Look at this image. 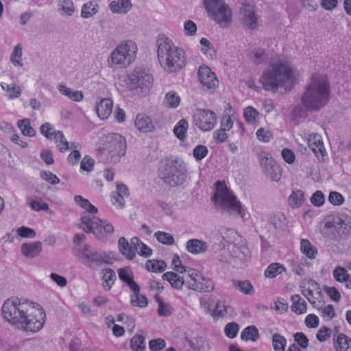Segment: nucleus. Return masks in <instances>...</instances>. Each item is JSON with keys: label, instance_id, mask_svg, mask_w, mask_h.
Returning <instances> with one entry per match:
<instances>
[{"label": "nucleus", "instance_id": "de8ad7c7", "mask_svg": "<svg viewBox=\"0 0 351 351\" xmlns=\"http://www.w3.org/2000/svg\"><path fill=\"white\" fill-rule=\"evenodd\" d=\"M180 103V98L176 93L171 91L166 94L165 98V104L166 106L171 108H176L179 106Z\"/></svg>", "mask_w": 351, "mask_h": 351}, {"label": "nucleus", "instance_id": "c85d7f7f", "mask_svg": "<svg viewBox=\"0 0 351 351\" xmlns=\"http://www.w3.org/2000/svg\"><path fill=\"white\" fill-rule=\"evenodd\" d=\"M234 288L239 292L245 295H252L254 293V289L251 282L247 280H240L237 279H232L231 280Z\"/></svg>", "mask_w": 351, "mask_h": 351}, {"label": "nucleus", "instance_id": "c03bdc74", "mask_svg": "<svg viewBox=\"0 0 351 351\" xmlns=\"http://www.w3.org/2000/svg\"><path fill=\"white\" fill-rule=\"evenodd\" d=\"M17 125L23 135L27 136H35L36 131L31 126L30 121L28 119L19 120L17 123Z\"/></svg>", "mask_w": 351, "mask_h": 351}, {"label": "nucleus", "instance_id": "58836bf2", "mask_svg": "<svg viewBox=\"0 0 351 351\" xmlns=\"http://www.w3.org/2000/svg\"><path fill=\"white\" fill-rule=\"evenodd\" d=\"M241 338L244 341H256L259 338L258 330L256 326H249L243 330Z\"/></svg>", "mask_w": 351, "mask_h": 351}, {"label": "nucleus", "instance_id": "4468645a", "mask_svg": "<svg viewBox=\"0 0 351 351\" xmlns=\"http://www.w3.org/2000/svg\"><path fill=\"white\" fill-rule=\"evenodd\" d=\"M193 119L195 125L204 132L211 130L217 122L215 113L207 109L197 110Z\"/></svg>", "mask_w": 351, "mask_h": 351}, {"label": "nucleus", "instance_id": "37998d69", "mask_svg": "<svg viewBox=\"0 0 351 351\" xmlns=\"http://www.w3.org/2000/svg\"><path fill=\"white\" fill-rule=\"evenodd\" d=\"M304 193L302 191L298 190L296 191H293L289 197V204L292 207H300L304 201Z\"/></svg>", "mask_w": 351, "mask_h": 351}, {"label": "nucleus", "instance_id": "39448f33", "mask_svg": "<svg viewBox=\"0 0 351 351\" xmlns=\"http://www.w3.org/2000/svg\"><path fill=\"white\" fill-rule=\"evenodd\" d=\"M293 78L292 70L284 61L271 64L263 73L260 82L266 90L276 92L279 87Z\"/></svg>", "mask_w": 351, "mask_h": 351}, {"label": "nucleus", "instance_id": "79ce46f5", "mask_svg": "<svg viewBox=\"0 0 351 351\" xmlns=\"http://www.w3.org/2000/svg\"><path fill=\"white\" fill-rule=\"evenodd\" d=\"M285 271V268L282 265L278 263H271L265 271V276L267 278H274L278 274Z\"/></svg>", "mask_w": 351, "mask_h": 351}, {"label": "nucleus", "instance_id": "3c124183", "mask_svg": "<svg viewBox=\"0 0 351 351\" xmlns=\"http://www.w3.org/2000/svg\"><path fill=\"white\" fill-rule=\"evenodd\" d=\"M52 140L56 141L57 146L61 152H64L69 149V143L65 139V137L61 131H57L55 133V137H53Z\"/></svg>", "mask_w": 351, "mask_h": 351}, {"label": "nucleus", "instance_id": "412c9836", "mask_svg": "<svg viewBox=\"0 0 351 351\" xmlns=\"http://www.w3.org/2000/svg\"><path fill=\"white\" fill-rule=\"evenodd\" d=\"M113 103L110 99H102L96 106V112L101 119H106L112 114Z\"/></svg>", "mask_w": 351, "mask_h": 351}, {"label": "nucleus", "instance_id": "cd10ccee", "mask_svg": "<svg viewBox=\"0 0 351 351\" xmlns=\"http://www.w3.org/2000/svg\"><path fill=\"white\" fill-rule=\"evenodd\" d=\"M266 176L273 181H279L281 178L282 169L275 161H271L269 166L264 169Z\"/></svg>", "mask_w": 351, "mask_h": 351}, {"label": "nucleus", "instance_id": "ea45409f", "mask_svg": "<svg viewBox=\"0 0 351 351\" xmlns=\"http://www.w3.org/2000/svg\"><path fill=\"white\" fill-rule=\"evenodd\" d=\"M155 300L158 304V313L160 316L167 317L172 314V306L165 303L158 294L155 295Z\"/></svg>", "mask_w": 351, "mask_h": 351}, {"label": "nucleus", "instance_id": "f257e3e1", "mask_svg": "<svg viewBox=\"0 0 351 351\" xmlns=\"http://www.w3.org/2000/svg\"><path fill=\"white\" fill-rule=\"evenodd\" d=\"M3 318L15 328L27 332L40 330L46 315L40 304L27 300L8 299L1 308Z\"/></svg>", "mask_w": 351, "mask_h": 351}, {"label": "nucleus", "instance_id": "393cba45", "mask_svg": "<svg viewBox=\"0 0 351 351\" xmlns=\"http://www.w3.org/2000/svg\"><path fill=\"white\" fill-rule=\"evenodd\" d=\"M117 272L119 278L127 284L130 289L138 290V285L134 280L133 273L130 267L120 268Z\"/></svg>", "mask_w": 351, "mask_h": 351}, {"label": "nucleus", "instance_id": "f3484780", "mask_svg": "<svg viewBox=\"0 0 351 351\" xmlns=\"http://www.w3.org/2000/svg\"><path fill=\"white\" fill-rule=\"evenodd\" d=\"M212 16L221 27H226L231 22V10L226 4L213 12Z\"/></svg>", "mask_w": 351, "mask_h": 351}, {"label": "nucleus", "instance_id": "4d7b16f0", "mask_svg": "<svg viewBox=\"0 0 351 351\" xmlns=\"http://www.w3.org/2000/svg\"><path fill=\"white\" fill-rule=\"evenodd\" d=\"M334 278L340 282H346L349 278V275L346 268L338 266L333 271Z\"/></svg>", "mask_w": 351, "mask_h": 351}, {"label": "nucleus", "instance_id": "338daca9", "mask_svg": "<svg viewBox=\"0 0 351 351\" xmlns=\"http://www.w3.org/2000/svg\"><path fill=\"white\" fill-rule=\"evenodd\" d=\"M294 341L297 342V345L302 348L306 349L308 345V339L303 332H296L294 336Z\"/></svg>", "mask_w": 351, "mask_h": 351}, {"label": "nucleus", "instance_id": "e2e57ef3", "mask_svg": "<svg viewBox=\"0 0 351 351\" xmlns=\"http://www.w3.org/2000/svg\"><path fill=\"white\" fill-rule=\"evenodd\" d=\"M310 201L315 206L320 207L325 202V197L321 191H316L311 196Z\"/></svg>", "mask_w": 351, "mask_h": 351}, {"label": "nucleus", "instance_id": "2f4dec72", "mask_svg": "<svg viewBox=\"0 0 351 351\" xmlns=\"http://www.w3.org/2000/svg\"><path fill=\"white\" fill-rule=\"evenodd\" d=\"M137 289L138 290L131 289L133 291V293L130 296L131 304L134 306L145 308L147 306L148 300L145 295L140 294L139 285Z\"/></svg>", "mask_w": 351, "mask_h": 351}, {"label": "nucleus", "instance_id": "dca6fc26", "mask_svg": "<svg viewBox=\"0 0 351 351\" xmlns=\"http://www.w3.org/2000/svg\"><path fill=\"white\" fill-rule=\"evenodd\" d=\"M242 23L243 26L250 29H255L258 27V16L254 8L251 5H245L241 11Z\"/></svg>", "mask_w": 351, "mask_h": 351}, {"label": "nucleus", "instance_id": "4be33fe9", "mask_svg": "<svg viewBox=\"0 0 351 351\" xmlns=\"http://www.w3.org/2000/svg\"><path fill=\"white\" fill-rule=\"evenodd\" d=\"M162 279L167 280L171 285L177 289H180L185 284L186 281H189V278L187 277H180L176 273L173 271L166 272L162 275Z\"/></svg>", "mask_w": 351, "mask_h": 351}, {"label": "nucleus", "instance_id": "69168bd1", "mask_svg": "<svg viewBox=\"0 0 351 351\" xmlns=\"http://www.w3.org/2000/svg\"><path fill=\"white\" fill-rule=\"evenodd\" d=\"M257 138L264 143H268L273 138V134L269 130L261 128L256 131Z\"/></svg>", "mask_w": 351, "mask_h": 351}, {"label": "nucleus", "instance_id": "a878e982", "mask_svg": "<svg viewBox=\"0 0 351 351\" xmlns=\"http://www.w3.org/2000/svg\"><path fill=\"white\" fill-rule=\"evenodd\" d=\"M135 126L139 131L143 132H150L154 128L151 119L143 114H139L136 116Z\"/></svg>", "mask_w": 351, "mask_h": 351}, {"label": "nucleus", "instance_id": "c756f323", "mask_svg": "<svg viewBox=\"0 0 351 351\" xmlns=\"http://www.w3.org/2000/svg\"><path fill=\"white\" fill-rule=\"evenodd\" d=\"M118 245L122 255L125 256L128 260L134 258L135 253L131 242L129 243L125 237H122L118 241Z\"/></svg>", "mask_w": 351, "mask_h": 351}, {"label": "nucleus", "instance_id": "4c0bfd02", "mask_svg": "<svg viewBox=\"0 0 351 351\" xmlns=\"http://www.w3.org/2000/svg\"><path fill=\"white\" fill-rule=\"evenodd\" d=\"M189 128L188 121L182 119L180 120L173 128V133L176 136L183 141L186 138V134Z\"/></svg>", "mask_w": 351, "mask_h": 351}, {"label": "nucleus", "instance_id": "2eb2a0df", "mask_svg": "<svg viewBox=\"0 0 351 351\" xmlns=\"http://www.w3.org/2000/svg\"><path fill=\"white\" fill-rule=\"evenodd\" d=\"M198 77L203 87L210 92H213L218 87L219 81L215 73L207 66H199Z\"/></svg>", "mask_w": 351, "mask_h": 351}, {"label": "nucleus", "instance_id": "72a5a7b5", "mask_svg": "<svg viewBox=\"0 0 351 351\" xmlns=\"http://www.w3.org/2000/svg\"><path fill=\"white\" fill-rule=\"evenodd\" d=\"M292 305L291 310L296 314H303L306 311V302L302 299L299 295L291 296Z\"/></svg>", "mask_w": 351, "mask_h": 351}, {"label": "nucleus", "instance_id": "0e129e2a", "mask_svg": "<svg viewBox=\"0 0 351 351\" xmlns=\"http://www.w3.org/2000/svg\"><path fill=\"white\" fill-rule=\"evenodd\" d=\"M239 329V326L237 323L231 322L228 323L226 326L224 332L228 337H229L230 339H233L237 336Z\"/></svg>", "mask_w": 351, "mask_h": 351}, {"label": "nucleus", "instance_id": "a211bd4d", "mask_svg": "<svg viewBox=\"0 0 351 351\" xmlns=\"http://www.w3.org/2000/svg\"><path fill=\"white\" fill-rule=\"evenodd\" d=\"M308 145L313 152L319 157L324 156L325 149L322 140V136L317 134L313 133L309 134L308 137Z\"/></svg>", "mask_w": 351, "mask_h": 351}, {"label": "nucleus", "instance_id": "774afa93", "mask_svg": "<svg viewBox=\"0 0 351 351\" xmlns=\"http://www.w3.org/2000/svg\"><path fill=\"white\" fill-rule=\"evenodd\" d=\"M165 346V341L161 338L152 339L149 343V347L152 351H160L162 350Z\"/></svg>", "mask_w": 351, "mask_h": 351}, {"label": "nucleus", "instance_id": "5701e85b", "mask_svg": "<svg viewBox=\"0 0 351 351\" xmlns=\"http://www.w3.org/2000/svg\"><path fill=\"white\" fill-rule=\"evenodd\" d=\"M130 0H114L109 4V8L113 13L124 14L132 9Z\"/></svg>", "mask_w": 351, "mask_h": 351}, {"label": "nucleus", "instance_id": "9b49d317", "mask_svg": "<svg viewBox=\"0 0 351 351\" xmlns=\"http://www.w3.org/2000/svg\"><path fill=\"white\" fill-rule=\"evenodd\" d=\"M126 147V141L123 136L110 134L105 137L101 149L108 155L110 162L116 163L121 156L125 155Z\"/></svg>", "mask_w": 351, "mask_h": 351}, {"label": "nucleus", "instance_id": "8fccbe9b", "mask_svg": "<svg viewBox=\"0 0 351 351\" xmlns=\"http://www.w3.org/2000/svg\"><path fill=\"white\" fill-rule=\"evenodd\" d=\"M270 223L276 229H280L286 224V217L282 213H277L271 215Z\"/></svg>", "mask_w": 351, "mask_h": 351}, {"label": "nucleus", "instance_id": "bf43d9fd", "mask_svg": "<svg viewBox=\"0 0 351 351\" xmlns=\"http://www.w3.org/2000/svg\"><path fill=\"white\" fill-rule=\"evenodd\" d=\"M40 133L49 140H52L55 137L54 128L49 123H45L40 126Z\"/></svg>", "mask_w": 351, "mask_h": 351}, {"label": "nucleus", "instance_id": "ddd939ff", "mask_svg": "<svg viewBox=\"0 0 351 351\" xmlns=\"http://www.w3.org/2000/svg\"><path fill=\"white\" fill-rule=\"evenodd\" d=\"M187 277L189 281L186 282V285L190 289L199 292H210L214 290L213 280L197 273L194 269H189Z\"/></svg>", "mask_w": 351, "mask_h": 351}, {"label": "nucleus", "instance_id": "864d4df0", "mask_svg": "<svg viewBox=\"0 0 351 351\" xmlns=\"http://www.w3.org/2000/svg\"><path fill=\"white\" fill-rule=\"evenodd\" d=\"M244 117L247 122L250 124H254L256 122L259 113L252 106H248L244 110Z\"/></svg>", "mask_w": 351, "mask_h": 351}, {"label": "nucleus", "instance_id": "bb28decb", "mask_svg": "<svg viewBox=\"0 0 351 351\" xmlns=\"http://www.w3.org/2000/svg\"><path fill=\"white\" fill-rule=\"evenodd\" d=\"M207 243L199 239H190L186 243V249L191 254H199L204 252L207 250Z\"/></svg>", "mask_w": 351, "mask_h": 351}, {"label": "nucleus", "instance_id": "a19ab883", "mask_svg": "<svg viewBox=\"0 0 351 351\" xmlns=\"http://www.w3.org/2000/svg\"><path fill=\"white\" fill-rule=\"evenodd\" d=\"M58 11L62 16H72L75 12V6L72 0H61L59 3Z\"/></svg>", "mask_w": 351, "mask_h": 351}, {"label": "nucleus", "instance_id": "20e7f679", "mask_svg": "<svg viewBox=\"0 0 351 351\" xmlns=\"http://www.w3.org/2000/svg\"><path fill=\"white\" fill-rule=\"evenodd\" d=\"M156 45L159 62L166 72L176 73L185 66L184 51L176 47L170 38L164 35L160 36Z\"/></svg>", "mask_w": 351, "mask_h": 351}, {"label": "nucleus", "instance_id": "f8f14e48", "mask_svg": "<svg viewBox=\"0 0 351 351\" xmlns=\"http://www.w3.org/2000/svg\"><path fill=\"white\" fill-rule=\"evenodd\" d=\"M75 255L84 264L93 269H96L103 264H112L110 258L106 253L93 251L88 244H86L82 250L80 248L76 250Z\"/></svg>", "mask_w": 351, "mask_h": 351}, {"label": "nucleus", "instance_id": "7c9ffc66", "mask_svg": "<svg viewBox=\"0 0 351 351\" xmlns=\"http://www.w3.org/2000/svg\"><path fill=\"white\" fill-rule=\"evenodd\" d=\"M58 89L62 95L66 96L74 101L79 102L83 99V93L81 91L74 90L72 88L66 86L63 84H59Z\"/></svg>", "mask_w": 351, "mask_h": 351}, {"label": "nucleus", "instance_id": "aec40b11", "mask_svg": "<svg viewBox=\"0 0 351 351\" xmlns=\"http://www.w3.org/2000/svg\"><path fill=\"white\" fill-rule=\"evenodd\" d=\"M128 195L129 190L126 185L117 182V195H112V202L117 208H121L125 204V197Z\"/></svg>", "mask_w": 351, "mask_h": 351}, {"label": "nucleus", "instance_id": "9d476101", "mask_svg": "<svg viewBox=\"0 0 351 351\" xmlns=\"http://www.w3.org/2000/svg\"><path fill=\"white\" fill-rule=\"evenodd\" d=\"M322 233L331 240H338L349 235L351 234V218L346 215L328 217Z\"/></svg>", "mask_w": 351, "mask_h": 351}, {"label": "nucleus", "instance_id": "6e6d98bb", "mask_svg": "<svg viewBox=\"0 0 351 351\" xmlns=\"http://www.w3.org/2000/svg\"><path fill=\"white\" fill-rule=\"evenodd\" d=\"M225 4L223 0H204L205 7L211 14Z\"/></svg>", "mask_w": 351, "mask_h": 351}, {"label": "nucleus", "instance_id": "1a4fd4ad", "mask_svg": "<svg viewBox=\"0 0 351 351\" xmlns=\"http://www.w3.org/2000/svg\"><path fill=\"white\" fill-rule=\"evenodd\" d=\"M137 47L130 40L121 42L110 53L108 58V65L110 68L115 66L125 67L130 65L136 58Z\"/></svg>", "mask_w": 351, "mask_h": 351}, {"label": "nucleus", "instance_id": "f03ea898", "mask_svg": "<svg viewBox=\"0 0 351 351\" xmlns=\"http://www.w3.org/2000/svg\"><path fill=\"white\" fill-rule=\"evenodd\" d=\"M75 202L88 213H84L80 219L79 228L86 233H93L98 239H104L114 232L110 223L103 221L93 214L97 213V208L81 195L74 197Z\"/></svg>", "mask_w": 351, "mask_h": 351}, {"label": "nucleus", "instance_id": "680f3d73", "mask_svg": "<svg viewBox=\"0 0 351 351\" xmlns=\"http://www.w3.org/2000/svg\"><path fill=\"white\" fill-rule=\"evenodd\" d=\"M328 202L333 206H341L344 202L343 196L337 191H331L328 195Z\"/></svg>", "mask_w": 351, "mask_h": 351}, {"label": "nucleus", "instance_id": "a18cd8bd", "mask_svg": "<svg viewBox=\"0 0 351 351\" xmlns=\"http://www.w3.org/2000/svg\"><path fill=\"white\" fill-rule=\"evenodd\" d=\"M145 339L143 335H136L130 340V348L133 351H143Z\"/></svg>", "mask_w": 351, "mask_h": 351}, {"label": "nucleus", "instance_id": "473e14b6", "mask_svg": "<svg viewBox=\"0 0 351 351\" xmlns=\"http://www.w3.org/2000/svg\"><path fill=\"white\" fill-rule=\"evenodd\" d=\"M102 274L103 287L105 290L108 291L117 279L116 274L112 269L108 268L102 270Z\"/></svg>", "mask_w": 351, "mask_h": 351}, {"label": "nucleus", "instance_id": "49530a36", "mask_svg": "<svg viewBox=\"0 0 351 351\" xmlns=\"http://www.w3.org/2000/svg\"><path fill=\"white\" fill-rule=\"evenodd\" d=\"M287 344L286 339L278 333H275L272 337V346L274 351H285Z\"/></svg>", "mask_w": 351, "mask_h": 351}, {"label": "nucleus", "instance_id": "13d9d810", "mask_svg": "<svg viewBox=\"0 0 351 351\" xmlns=\"http://www.w3.org/2000/svg\"><path fill=\"white\" fill-rule=\"evenodd\" d=\"M252 58L256 64H260L266 61L268 57L263 49L258 48L252 51Z\"/></svg>", "mask_w": 351, "mask_h": 351}, {"label": "nucleus", "instance_id": "b1692460", "mask_svg": "<svg viewBox=\"0 0 351 351\" xmlns=\"http://www.w3.org/2000/svg\"><path fill=\"white\" fill-rule=\"evenodd\" d=\"M351 347V339L343 333L333 337V348L335 351H348Z\"/></svg>", "mask_w": 351, "mask_h": 351}, {"label": "nucleus", "instance_id": "7ed1b4c3", "mask_svg": "<svg viewBox=\"0 0 351 351\" xmlns=\"http://www.w3.org/2000/svg\"><path fill=\"white\" fill-rule=\"evenodd\" d=\"M330 86L326 79L315 74L301 96V103L311 112L318 111L328 102Z\"/></svg>", "mask_w": 351, "mask_h": 351}, {"label": "nucleus", "instance_id": "f704fd0d", "mask_svg": "<svg viewBox=\"0 0 351 351\" xmlns=\"http://www.w3.org/2000/svg\"><path fill=\"white\" fill-rule=\"evenodd\" d=\"M99 5L94 1L84 3L82 7L81 16L83 19H89L98 12Z\"/></svg>", "mask_w": 351, "mask_h": 351}, {"label": "nucleus", "instance_id": "e433bc0d", "mask_svg": "<svg viewBox=\"0 0 351 351\" xmlns=\"http://www.w3.org/2000/svg\"><path fill=\"white\" fill-rule=\"evenodd\" d=\"M301 252L310 259H314L317 254V248L307 239H302L300 242Z\"/></svg>", "mask_w": 351, "mask_h": 351}, {"label": "nucleus", "instance_id": "0eeeda50", "mask_svg": "<svg viewBox=\"0 0 351 351\" xmlns=\"http://www.w3.org/2000/svg\"><path fill=\"white\" fill-rule=\"evenodd\" d=\"M160 178L170 186L182 185L187 177V170L184 162L179 159L169 160L158 169Z\"/></svg>", "mask_w": 351, "mask_h": 351}, {"label": "nucleus", "instance_id": "09e8293b", "mask_svg": "<svg viewBox=\"0 0 351 351\" xmlns=\"http://www.w3.org/2000/svg\"><path fill=\"white\" fill-rule=\"evenodd\" d=\"M1 86L3 90H5L9 95L10 99H14L19 97L21 94V89L20 86L15 84H7L5 83H1Z\"/></svg>", "mask_w": 351, "mask_h": 351}, {"label": "nucleus", "instance_id": "c9c22d12", "mask_svg": "<svg viewBox=\"0 0 351 351\" xmlns=\"http://www.w3.org/2000/svg\"><path fill=\"white\" fill-rule=\"evenodd\" d=\"M145 267L149 271L162 273L166 269L167 264L164 261L150 259L146 261Z\"/></svg>", "mask_w": 351, "mask_h": 351}, {"label": "nucleus", "instance_id": "423d86ee", "mask_svg": "<svg viewBox=\"0 0 351 351\" xmlns=\"http://www.w3.org/2000/svg\"><path fill=\"white\" fill-rule=\"evenodd\" d=\"M216 184L217 189L213 200L217 208L221 210L222 213L230 214L231 211L235 212L244 219L245 210L243 208L241 203L221 182L218 181Z\"/></svg>", "mask_w": 351, "mask_h": 351}, {"label": "nucleus", "instance_id": "5fc2aeb1", "mask_svg": "<svg viewBox=\"0 0 351 351\" xmlns=\"http://www.w3.org/2000/svg\"><path fill=\"white\" fill-rule=\"evenodd\" d=\"M22 47L21 45H17L12 51L10 56V61L14 65L22 66L23 65L22 60Z\"/></svg>", "mask_w": 351, "mask_h": 351}, {"label": "nucleus", "instance_id": "6ab92c4d", "mask_svg": "<svg viewBox=\"0 0 351 351\" xmlns=\"http://www.w3.org/2000/svg\"><path fill=\"white\" fill-rule=\"evenodd\" d=\"M41 251L42 243L40 241L25 243L21 247V252L23 255L29 258L38 256Z\"/></svg>", "mask_w": 351, "mask_h": 351}, {"label": "nucleus", "instance_id": "6e6552de", "mask_svg": "<svg viewBox=\"0 0 351 351\" xmlns=\"http://www.w3.org/2000/svg\"><path fill=\"white\" fill-rule=\"evenodd\" d=\"M153 76L145 69L135 68L124 80L125 88L138 95H147L152 85Z\"/></svg>", "mask_w": 351, "mask_h": 351}, {"label": "nucleus", "instance_id": "603ef678", "mask_svg": "<svg viewBox=\"0 0 351 351\" xmlns=\"http://www.w3.org/2000/svg\"><path fill=\"white\" fill-rule=\"evenodd\" d=\"M154 236L158 240V241L162 244L171 245L174 243V238L169 233L162 231H158L154 234Z\"/></svg>", "mask_w": 351, "mask_h": 351}, {"label": "nucleus", "instance_id": "052dcab7", "mask_svg": "<svg viewBox=\"0 0 351 351\" xmlns=\"http://www.w3.org/2000/svg\"><path fill=\"white\" fill-rule=\"evenodd\" d=\"M227 313V306L225 302L219 300L217 302L215 308L213 311L212 315L217 317H223Z\"/></svg>", "mask_w": 351, "mask_h": 351}]
</instances>
